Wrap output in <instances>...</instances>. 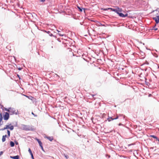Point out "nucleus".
<instances>
[{
	"label": "nucleus",
	"instance_id": "obj_23",
	"mask_svg": "<svg viewBox=\"0 0 159 159\" xmlns=\"http://www.w3.org/2000/svg\"><path fill=\"white\" fill-rule=\"evenodd\" d=\"M40 146L41 147V149H42V150H43V151H44L43 148V147L42 145H41V146Z\"/></svg>",
	"mask_w": 159,
	"mask_h": 159
},
{
	"label": "nucleus",
	"instance_id": "obj_14",
	"mask_svg": "<svg viewBox=\"0 0 159 159\" xmlns=\"http://www.w3.org/2000/svg\"><path fill=\"white\" fill-rule=\"evenodd\" d=\"M14 129V126L13 125H11L10 127L9 126V129L11 130H12Z\"/></svg>",
	"mask_w": 159,
	"mask_h": 159
},
{
	"label": "nucleus",
	"instance_id": "obj_7",
	"mask_svg": "<svg viewBox=\"0 0 159 159\" xmlns=\"http://www.w3.org/2000/svg\"><path fill=\"white\" fill-rule=\"evenodd\" d=\"M7 136V135H3L2 137V142H4L6 141V138Z\"/></svg>",
	"mask_w": 159,
	"mask_h": 159
},
{
	"label": "nucleus",
	"instance_id": "obj_6",
	"mask_svg": "<svg viewBox=\"0 0 159 159\" xmlns=\"http://www.w3.org/2000/svg\"><path fill=\"white\" fill-rule=\"evenodd\" d=\"M10 157L11 158L13 159H19V157L18 155H17L16 156H11Z\"/></svg>",
	"mask_w": 159,
	"mask_h": 159
},
{
	"label": "nucleus",
	"instance_id": "obj_20",
	"mask_svg": "<svg viewBox=\"0 0 159 159\" xmlns=\"http://www.w3.org/2000/svg\"><path fill=\"white\" fill-rule=\"evenodd\" d=\"M4 108V110L6 111H7L8 112H9L10 111V110L9 109H7L6 108Z\"/></svg>",
	"mask_w": 159,
	"mask_h": 159
},
{
	"label": "nucleus",
	"instance_id": "obj_26",
	"mask_svg": "<svg viewBox=\"0 0 159 159\" xmlns=\"http://www.w3.org/2000/svg\"><path fill=\"white\" fill-rule=\"evenodd\" d=\"M30 154L31 155V157L32 156H34L32 152L31 153H30Z\"/></svg>",
	"mask_w": 159,
	"mask_h": 159
},
{
	"label": "nucleus",
	"instance_id": "obj_12",
	"mask_svg": "<svg viewBox=\"0 0 159 159\" xmlns=\"http://www.w3.org/2000/svg\"><path fill=\"white\" fill-rule=\"evenodd\" d=\"M10 145L11 147H13L14 146L15 143L12 141H11L10 143Z\"/></svg>",
	"mask_w": 159,
	"mask_h": 159
},
{
	"label": "nucleus",
	"instance_id": "obj_2",
	"mask_svg": "<svg viewBox=\"0 0 159 159\" xmlns=\"http://www.w3.org/2000/svg\"><path fill=\"white\" fill-rule=\"evenodd\" d=\"M9 117V115L8 113L6 112L4 116V119L5 120H7Z\"/></svg>",
	"mask_w": 159,
	"mask_h": 159
},
{
	"label": "nucleus",
	"instance_id": "obj_16",
	"mask_svg": "<svg viewBox=\"0 0 159 159\" xmlns=\"http://www.w3.org/2000/svg\"><path fill=\"white\" fill-rule=\"evenodd\" d=\"M77 8L79 9V11H80V12H82V9L79 6H77Z\"/></svg>",
	"mask_w": 159,
	"mask_h": 159
},
{
	"label": "nucleus",
	"instance_id": "obj_31",
	"mask_svg": "<svg viewBox=\"0 0 159 159\" xmlns=\"http://www.w3.org/2000/svg\"><path fill=\"white\" fill-rule=\"evenodd\" d=\"M22 69L21 68H18V69L19 70H20L21 69Z\"/></svg>",
	"mask_w": 159,
	"mask_h": 159
},
{
	"label": "nucleus",
	"instance_id": "obj_4",
	"mask_svg": "<svg viewBox=\"0 0 159 159\" xmlns=\"http://www.w3.org/2000/svg\"><path fill=\"white\" fill-rule=\"evenodd\" d=\"M119 15L120 17H125L127 16L128 14L127 13V14H125V15H124L123 13L120 12V13H119Z\"/></svg>",
	"mask_w": 159,
	"mask_h": 159
},
{
	"label": "nucleus",
	"instance_id": "obj_9",
	"mask_svg": "<svg viewBox=\"0 0 159 159\" xmlns=\"http://www.w3.org/2000/svg\"><path fill=\"white\" fill-rule=\"evenodd\" d=\"M9 129V125H6V127H4V128H2V129H1V130H4L5 129Z\"/></svg>",
	"mask_w": 159,
	"mask_h": 159
},
{
	"label": "nucleus",
	"instance_id": "obj_15",
	"mask_svg": "<svg viewBox=\"0 0 159 159\" xmlns=\"http://www.w3.org/2000/svg\"><path fill=\"white\" fill-rule=\"evenodd\" d=\"M7 133L8 134V137H9L10 136V131L9 130H7Z\"/></svg>",
	"mask_w": 159,
	"mask_h": 159
},
{
	"label": "nucleus",
	"instance_id": "obj_28",
	"mask_svg": "<svg viewBox=\"0 0 159 159\" xmlns=\"http://www.w3.org/2000/svg\"><path fill=\"white\" fill-rule=\"evenodd\" d=\"M45 0H40L42 2H44Z\"/></svg>",
	"mask_w": 159,
	"mask_h": 159
},
{
	"label": "nucleus",
	"instance_id": "obj_5",
	"mask_svg": "<svg viewBox=\"0 0 159 159\" xmlns=\"http://www.w3.org/2000/svg\"><path fill=\"white\" fill-rule=\"evenodd\" d=\"M118 116H117L115 118H112V117H109L107 119V120H108V121H111L110 119H111L112 120H115V119H118Z\"/></svg>",
	"mask_w": 159,
	"mask_h": 159
},
{
	"label": "nucleus",
	"instance_id": "obj_32",
	"mask_svg": "<svg viewBox=\"0 0 159 159\" xmlns=\"http://www.w3.org/2000/svg\"><path fill=\"white\" fill-rule=\"evenodd\" d=\"M60 35H61V36H63V35H61L60 34H59Z\"/></svg>",
	"mask_w": 159,
	"mask_h": 159
},
{
	"label": "nucleus",
	"instance_id": "obj_29",
	"mask_svg": "<svg viewBox=\"0 0 159 159\" xmlns=\"http://www.w3.org/2000/svg\"><path fill=\"white\" fill-rule=\"evenodd\" d=\"M17 76H18V77H19V79H20V76H19V75H17Z\"/></svg>",
	"mask_w": 159,
	"mask_h": 159
},
{
	"label": "nucleus",
	"instance_id": "obj_34",
	"mask_svg": "<svg viewBox=\"0 0 159 159\" xmlns=\"http://www.w3.org/2000/svg\"><path fill=\"white\" fill-rule=\"evenodd\" d=\"M49 31H48V32H47V33H49Z\"/></svg>",
	"mask_w": 159,
	"mask_h": 159
},
{
	"label": "nucleus",
	"instance_id": "obj_19",
	"mask_svg": "<svg viewBox=\"0 0 159 159\" xmlns=\"http://www.w3.org/2000/svg\"><path fill=\"white\" fill-rule=\"evenodd\" d=\"M28 151L30 153H31L32 152H31V151L30 148H29Z\"/></svg>",
	"mask_w": 159,
	"mask_h": 159
},
{
	"label": "nucleus",
	"instance_id": "obj_13",
	"mask_svg": "<svg viewBox=\"0 0 159 159\" xmlns=\"http://www.w3.org/2000/svg\"><path fill=\"white\" fill-rule=\"evenodd\" d=\"M150 137H152L155 139H156L157 140H158V141H159V139L157 138L156 136L154 135H150Z\"/></svg>",
	"mask_w": 159,
	"mask_h": 159
},
{
	"label": "nucleus",
	"instance_id": "obj_22",
	"mask_svg": "<svg viewBox=\"0 0 159 159\" xmlns=\"http://www.w3.org/2000/svg\"><path fill=\"white\" fill-rule=\"evenodd\" d=\"M40 146L41 147V149H42V150H43V151H44L43 148V147L42 145H41V146Z\"/></svg>",
	"mask_w": 159,
	"mask_h": 159
},
{
	"label": "nucleus",
	"instance_id": "obj_30",
	"mask_svg": "<svg viewBox=\"0 0 159 159\" xmlns=\"http://www.w3.org/2000/svg\"><path fill=\"white\" fill-rule=\"evenodd\" d=\"M32 158V159H34V156H32L31 157Z\"/></svg>",
	"mask_w": 159,
	"mask_h": 159
},
{
	"label": "nucleus",
	"instance_id": "obj_33",
	"mask_svg": "<svg viewBox=\"0 0 159 159\" xmlns=\"http://www.w3.org/2000/svg\"><path fill=\"white\" fill-rule=\"evenodd\" d=\"M94 96V95H92V96L93 97Z\"/></svg>",
	"mask_w": 159,
	"mask_h": 159
},
{
	"label": "nucleus",
	"instance_id": "obj_24",
	"mask_svg": "<svg viewBox=\"0 0 159 159\" xmlns=\"http://www.w3.org/2000/svg\"><path fill=\"white\" fill-rule=\"evenodd\" d=\"M32 114L34 116H37V115H35L34 113L33 112H32Z\"/></svg>",
	"mask_w": 159,
	"mask_h": 159
},
{
	"label": "nucleus",
	"instance_id": "obj_11",
	"mask_svg": "<svg viewBox=\"0 0 159 159\" xmlns=\"http://www.w3.org/2000/svg\"><path fill=\"white\" fill-rule=\"evenodd\" d=\"M2 115L1 113L0 114V126L2 125V124L1 123V121H2Z\"/></svg>",
	"mask_w": 159,
	"mask_h": 159
},
{
	"label": "nucleus",
	"instance_id": "obj_8",
	"mask_svg": "<svg viewBox=\"0 0 159 159\" xmlns=\"http://www.w3.org/2000/svg\"><path fill=\"white\" fill-rule=\"evenodd\" d=\"M46 138L50 141H52L53 140V138L52 137H46Z\"/></svg>",
	"mask_w": 159,
	"mask_h": 159
},
{
	"label": "nucleus",
	"instance_id": "obj_3",
	"mask_svg": "<svg viewBox=\"0 0 159 159\" xmlns=\"http://www.w3.org/2000/svg\"><path fill=\"white\" fill-rule=\"evenodd\" d=\"M153 19L155 20L156 24H157L159 22V15L156 17H154Z\"/></svg>",
	"mask_w": 159,
	"mask_h": 159
},
{
	"label": "nucleus",
	"instance_id": "obj_27",
	"mask_svg": "<svg viewBox=\"0 0 159 159\" xmlns=\"http://www.w3.org/2000/svg\"><path fill=\"white\" fill-rule=\"evenodd\" d=\"M30 154L31 155V157L32 156H34L32 152L31 153H30Z\"/></svg>",
	"mask_w": 159,
	"mask_h": 159
},
{
	"label": "nucleus",
	"instance_id": "obj_35",
	"mask_svg": "<svg viewBox=\"0 0 159 159\" xmlns=\"http://www.w3.org/2000/svg\"><path fill=\"white\" fill-rule=\"evenodd\" d=\"M0 130H1V129H0Z\"/></svg>",
	"mask_w": 159,
	"mask_h": 159
},
{
	"label": "nucleus",
	"instance_id": "obj_10",
	"mask_svg": "<svg viewBox=\"0 0 159 159\" xmlns=\"http://www.w3.org/2000/svg\"><path fill=\"white\" fill-rule=\"evenodd\" d=\"M36 140L38 141V142L39 144V145L40 146H41V145H42V143L39 140V139H36Z\"/></svg>",
	"mask_w": 159,
	"mask_h": 159
},
{
	"label": "nucleus",
	"instance_id": "obj_25",
	"mask_svg": "<svg viewBox=\"0 0 159 159\" xmlns=\"http://www.w3.org/2000/svg\"><path fill=\"white\" fill-rule=\"evenodd\" d=\"M15 142L16 145H18V143L17 141H15Z\"/></svg>",
	"mask_w": 159,
	"mask_h": 159
},
{
	"label": "nucleus",
	"instance_id": "obj_21",
	"mask_svg": "<svg viewBox=\"0 0 159 159\" xmlns=\"http://www.w3.org/2000/svg\"><path fill=\"white\" fill-rule=\"evenodd\" d=\"M3 152L2 151L0 152V156L2 154Z\"/></svg>",
	"mask_w": 159,
	"mask_h": 159
},
{
	"label": "nucleus",
	"instance_id": "obj_1",
	"mask_svg": "<svg viewBox=\"0 0 159 159\" xmlns=\"http://www.w3.org/2000/svg\"><path fill=\"white\" fill-rule=\"evenodd\" d=\"M108 9H111L112 11H115V12L117 13L118 15L122 11V9L120 8H119L118 7H116V8H109Z\"/></svg>",
	"mask_w": 159,
	"mask_h": 159
},
{
	"label": "nucleus",
	"instance_id": "obj_17",
	"mask_svg": "<svg viewBox=\"0 0 159 159\" xmlns=\"http://www.w3.org/2000/svg\"><path fill=\"white\" fill-rule=\"evenodd\" d=\"M156 26V25H155L153 28V29L155 30H157V28H155Z\"/></svg>",
	"mask_w": 159,
	"mask_h": 159
},
{
	"label": "nucleus",
	"instance_id": "obj_18",
	"mask_svg": "<svg viewBox=\"0 0 159 159\" xmlns=\"http://www.w3.org/2000/svg\"><path fill=\"white\" fill-rule=\"evenodd\" d=\"M64 155L65 156V157L66 158V159H68V158H69V157L65 154H64Z\"/></svg>",
	"mask_w": 159,
	"mask_h": 159
}]
</instances>
